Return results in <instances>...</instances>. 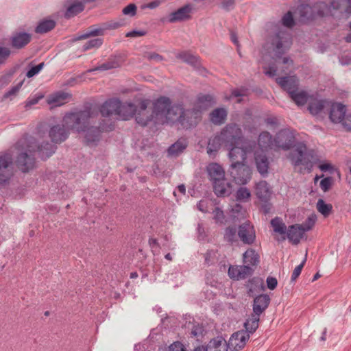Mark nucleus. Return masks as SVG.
<instances>
[{
    "mask_svg": "<svg viewBox=\"0 0 351 351\" xmlns=\"http://www.w3.org/2000/svg\"><path fill=\"white\" fill-rule=\"evenodd\" d=\"M155 123H179L184 128H189L197 124L199 112L195 110H184L180 104L171 105L169 98L160 97L154 103Z\"/></svg>",
    "mask_w": 351,
    "mask_h": 351,
    "instance_id": "nucleus-1",
    "label": "nucleus"
},
{
    "mask_svg": "<svg viewBox=\"0 0 351 351\" xmlns=\"http://www.w3.org/2000/svg\"><path fill=\"white\" fill-rule=\"evenodd\" d=\"M18 147L21 154L17 158L16 165L23 172H27L34 168V158L32 153L36 152V149L42 158L46 159L51 156L56 149L54 145L49 143L37 145L32 137L21 140L18 143Z\"/></svg>",
    "mask_w": 351,
    "mask_h": 351,
    "instance_id": "nucleus-2",
    "label": "nucleus"
},
{
    "mask_svg": "<svg viewBox=\"0 0 351 351\" xmlns=\"http://www.w3.org/2000/svg\"><path fill=\"white\" fill-rule=\"evenodd\" d=\"M93 117L90 110H85L74 113L66 114L63 118L64 128L69 129H76L77 131H83L86 143L89 146L95 145L100 138V130L98 128L91 127L84 130L82 126L88 122V120Z\"/></svg>",
    "mask_w": 351,
    "mask_h": 351,
    "instance_id": "nucleus-3",
    "label": "nucleus"
},
{
    "mask_svg": "<svg viewBox=\"0 0 351 351\" xmlns=\"http://www.w3.org/2000/svg\"><path fill=\"white\" fill-rule=\"evenodd\" d=\"M291 163L294 167H300L299 171L306 170L310 172L313 167V156L307 151L306 145L298 143L288 155Z\"/></svg>",
    "mask_w": 351,
    "mask_h": 351,
    "instance_id": "nucleus-4",
    "label": "nucleus"
},
{
    "mask_svg": "<svg viewBox=\"0 0 351 351\" xmlns=\"http://www.w3.org/2000/svg\"><path fill=\"white\" fill-rule=\"evenodd\" d=\"M223 145L226 147H230L233 145H239L243 142V136L241 128L236 123L226 125L219 132Z\"/></svg>",
    "mask_w": 351,
    "mask_h": 351,
    "instance_id": "nucleus-5",
    "label": "nucleus"
},
{
    "mask_svg": "<svg viewBox=\"0 0 351 351\" xmlns=\"http://www.w3.org/2000/svg\"><path fill=\"white\" fill-rule=\"evenodd\" d=\"M228 173L232 180L237 184L245 185L252 178V169L246 162L231 163Z\"/></svg>",
    "mask_w": 351,
    "mask_h": 351,
    "instance_id": "nucleus-6",
    "label": "nucleus"
},
{
    "mask_svg": "<svg viewBox=\"0 0 351 351\" xmlns=\"http://www.w3.org/2000/svg\"><path fill=\"white\" fill-rule=\"evenodd\" d=\"M241 146L233 145L227 147L229 149L228 158L231 163L246 162L247 156L254 152L255 144L252 142L244 141Z\"/></svg>",
    "mask_w": 351,
    "mask_h": 351,
    "instance_id": "nucleus-7",
    "label": "nucleus"
},
{
    "mask_svg": "<svg viewBox=\"0 0 351 351\" xmlns=\"http://www.w3.org/2000/svg\"><path fill=\"white\" fill-rule=\"evenodd\" d=\"M290 34L285 31H280L273 37L271 45L277 57L284 53L291 45Z\"/></svg>",
    "mask_w": 351,
    "mask_h": 351,
    "instance_id": "nucleus-8",
    "label": "nucleus"
},
{
    "mask_svg": "<svg viewBox=\"0 0 351 351\" xmlns=\"http://www.w3.org/2000/svg\"><path fill=\"white\" fill-rule=\"evenodd\" d=\"M149 104V101L148 100H142L138 105H136V110H135L134 117L137 123L143 126L147 125L150 121L155 123L154 109L150 114L147 110Z\"/></svg>",
    "mask_w": 351,
    "mask_h": 351,
    "instance_id": "nucleus-9",
    "label": "nucleus"
},
{
    "mask_svg": "<svg viewBox=\"0 0 351 351\" xmlns=\"http://www.w3.org/2000/svg\"><path fill=\"white\" fill-rule=\"evenodd\" d=\"M12 156L5 153L0 156V183L7 182L13 175Z\"/></svg>",
    "mask_w": 351,
    "mask_h": 351,
    "instance_id": "nucleus-10",
    "label": "nucleus"
},
{
    "mask_svg": "<svg viewBox=\"0 0 351 351\" xmlns=\"http://www.w3.org/2000/svg\"><path fill=\"white\" fill-rule=\"evenodd\" d=\"M274 143L277 147L287 150L295 143L294 134L289 129L282 130L276 134Z\"/></svg>",
    "mask_w": 351,
    "mask_h": 351,
    "instance_id": "nucleus-11",
    "label": "nucleus"
},
{
    "mask_svg": "<svg viewBox=\"0 0 351 351\" xmlns=\"http://www.w3.org/2000/svg\"><path fill=\"white\" fill-rule=\"evenodd\" d=\"M249 338L250 335L245 330L237 331L231 335L227 343L228 348L235 351L239 350L245 346Z\"/></svg>",
    "mask_w": 351,
    "mask_h": 351,
    "instance_id": "nucleus-12",
    "label": "nucleus"
},
{
    "mask_svg": "<svg viewBox=\"0 0 351 351\" xmlns=\"http://www.w3.org/2000/svg\"><path fill=\"white\" fill-rule=\"evenodd\" d=\"M238 237L240 240L247 245H251L256 240V233L254 226L249 223H244L239 226Z\"/></svg>",
    "mask_w": 351,
    "mask_h": 351,
    "instance_id": "nucleus-13",
    "label": "nucleus"
},
{
    "mask_svg": "<svg viewBox=\"0 0 351 351\" xmlns=\"http://www.w3.org/2000/svg\"><path fill=\"white\" fill-rule=\"evenodd\" d=\"M254 272V269L247 265H233L228 269V276L230 278L234 280L245 279L251 276Z\"/></svg>",
    "mask_w": 351,
    "mask_h": 351,
    "instance_id": "nucleus-14",
    "label": "nucleus"
},
{
    "mask_svg": "<svg viewBox=\"0 0 351 351\" xmlns=\"http://www.w3.org/2000/svg\"><path fill=\"white\" fill-rule=\"evenodd\" d=\"M206 171L212 182H220L225 178V171L221 165L217 162H211L206 167Z\"/></svg>",
    "mask_w": 351,
    "mask_h": 351,
    "instance_id": "nucleus-15",
    "label": "nucleus"
},
{
    "mask_svg": "<svg viewBox=\"0 0 351 351\" xmlns=\"http://www.w3.org/2000/svg\"><path fill=\"white\" fill-rule=\"evenodd\" d=\"M49 136L55 143L64 141L68 137V131L64 125H56L51 128Z\"/></svg>",
    "mask_w": 351,
    "mask_h": 351,
    "instance_id": "nucleus-16",
    "label": "nucleus"
},
{
    "mask_svg": "<svg viewBox=\"0 0 351 351\" xmlns=\"http://www.w3.org/2000/svg\"><path fill=\"white\" fill-rule=\"evenodd\" d=\"M254 161L258 172L263 176L265 177L268 173L269 162L267 156L258 152H254Z\"/></svg>",
    "mask_w": 351,
    "mask_h": 351,
    "instance_id": "nucleus-17",
    "label": "nucleus"
},
{
    "mask_svg": "<svg viewBox=\"0 0 351 351\" xmlns=\"http://www.w3.org/2000/svg\"><path fill=\"white\" fill-rule=\"evenodd\" d=\"M136 105L132 103H121L119 101V106L117 112V118L122 120H128L134 117Z\"/></svg>",
    "mask_w": 351,
    "mask_h": 351,
    "instance_id": "nucleus-18",
    "label": "nucleus"
},
{
    "mask_svg": "<svg viewBox=\"0 0 351 351\" xmlns=\"http://www.w3.org/2000/svg\"><path fill=\"white\" fill-rule=\"evenodd\" d=\"M119 106V100L117 99H111L102 104L100 108V112L103 117L114 115L117 117Z\"/></svg>",
    "mask_w": 351,
    "mask_h": 351,
    "instance_id": "nucleus-19",
    "label": "nucleus"
},
{
    "mask_svg": "<svg viewBox=\"0 0 351 351\" xmlns=\"http://www.w3.org/2000/svg\"><path fill=\"white\" fill-rule=\"evenodd\" d=\"M346 112V106L339 103L333 104L330 111V119L334 123H341Z\"/></svg>",
    "mask_w": 351,
    "mask_h": 351,
    "instance_id": "nucleus-20",
    "label": "nucleus"
},
{
    "mask_svg": "<svg viewBox=\"0 0 351 351\" xmlns=\"http://www.w3.org/2000/svg\"><path fill=\"white\" fill-rule=\"evenodd\" d=\"M255 193L261 201L266 202L271 197V190L266 181L261 180L256 184Z\"/></svg>",
    "mask_w": 351,
    "mask_h": 351,
    "instance_id": "nucleus-21",
    "label": "nucleus"
},
{
    "mask_svg": "<svg viewBox=\"0 0 351 351\" xmlns=\"http://www.w3.org/2000/svg\"><path fill=\"white\" fill-rule=\"evenodd\" d=\"M222 145H223V140L219 133L210 138L206 149L208 156L215 158Z\"/></svg>",
    "mask_w": 351,
    "mask_h": 351,
    "instance_id": "nucleus-22",
    "label": "nucleus"
},
{
    "mask_svg": "<svg viewBox=\"0 0 351 351\" xmlns=\"http://www.w3.org/2000/svg\"><path fill=\"white\" fill-rule=\"evenodd\" d=\"M270 298L267 294H261L256 297L253 304V313L261 315L268 307Z\"/></svg>",
    "mask_w": 351,
    "mask_h": 351,
    "instance_id": "nucleus-23",
    "label": "nucleus"
},
{
    "mask_svg": "<svg viewBox=\"0 0 351 351\" xmlns=\"http://www.w3.org/2000/svg\"><path fill=\"white\" fill-rule=\"evenodd\" d=\"M191 7L189 5H186L180 8L170 14L169 21L175 23L189 19L191 18Z\"/></svg>",
    "mask_w": 351,
    "mask_h": 351,
    "instance_id": "nucleus-24",
    "label": "nucleus"
},
{
    "mask_svg": "<svg viewBox=\"0 0 351 351\" xmlns=\"http://www.w3.org/2000/svg\"><path fill=\"white\" fill-rule=\"evenodd\" d=\"M260 261V256L258 252L252 248L248 249L243 254V263L244 265L250 266L255 269Z\"/></svg>",
    "mask_w": 351,
    "mask_h": 351,
    "instance_id": "nucleus-25",
    "label": "nucleus"
},
{
    "mask_svg": "<svg viewBox=\"0 0 351 351\" xmlns=\"http://www.w3.org/2000/svg\"><path fill=\"white\" fill-rule=\"evenodd\" d=\"M215 104V100L212 95H204L198 97L195 107L193 109L199 112V119L203 110H206Z\"/></svg>",
    "mask_w": 351,
    "mask_h": 351,
    "instance_id": "nucleus-26",
    "label": "nucleus"
},
{
    "mask_svg": "<svg viewBox=\"0 0 351 351\" xmlns=\"http://www.w3.org/2000/svg\"><path fill=\"white\" fill-rule=\"evenodd\" d=\"M277 83L290 95V90L295 91L298 86V80L295 76H287L276 78Z\"/></svg>",
    "mask_w": 351,
    "mask_h": 351,
    "instance_id": "nucleus-27",
    "label": "nucleus"
},
{
    "mask_svg": "<svg viewBox=\"0 0 351 351\" xmlns=\"http://www.w3.org/2000/svg\"><path fill=\"white\" fill-rule=\"evenodd\" d=\"M304 230L299 224L290 226L287 232L288 239L293 244L297 245L303 237Z\"/></svg>",
    "mask_w": 351,
    "mask_h": 351,
    "instance_id": "nucleus-28",
    "label": "nucleus"
},
{
    "mask_svg": "<svg viewBox=\"0 0 351 351\" xmlns=\"http://www.w3.org/2000/svg\"><path fill=\"white\" fill-rule=\"evenodd\" d=\"M213 185L214 192L217 196H228L232 192V186L225 178L220 182H213Z\"/></svg>",
    "mask_w": 351,
    "mask_h": 351,
    "instance_id": "nucleus-29",
    "label": "nucleus"
},
{
    "mask_svg": "<svg viewBox=\"0 0 351 351\" xmlns=\"http://www.w3.org/2000/svg\"><path fill=\"white\" fill-rule=\"evenodd\" d=\"M31 40V35L25 32L16 33L12 37V45L14 47L21 49L27 45Z\"/></svg>",
    "mask_w": 351,
    "mask_h": 351,
    "instance_id": "nucleus-30",
    "label": "nucleus"
},
{
    "mask_svg": "<svg viewBox=\"0 0 351 351\" xmlns=\"http://www.w3.org/2000/svg\"><path fill=\"white\" fill-rule=\"evenodd\" d=\"M70 95L64 93H58L50 95L47 99V103L52 108L62 106L68 102Z\"/></svg>",
    "mask_w": 351,
    "mask_h": 351,
    "instance_id": "nucleus-31",
    "label": "nucleus"
},
{
    "mask_svg": "<svg viewBox=\"0 0 351 351\" xmlns=\"http://www.w3.org/2000/svg\"><path fill=\"white\" fill-rule=\"evenodd\" d=\"M227 117V111L223 108H216L210 114V119L215 125H221Z\"/></svg>",
    "mask_w": 351,
    "mask_h": 351,
    "instance_id": "nucleus-32",
    "label": "nucleus"
},
{
    "mask_svg": "<svg viewBox=\"0 0 351 351\" xmlns=\"http://www.w3.org/2000/svg\"><path fill=\"white\" fill-rule=\"evenodd\" d=\"M290 97L298 106H304L309 99L308 94L304 90H290Z\"/></svg>",
    "mask_w": 351,
    "mask_h": 351,
    "instance_id": "nucleus-33",
    "label": "nucleus"
},
{
    "mask_svg": "<svg viewBox=\"0 0 351 351\" xmlns=\"http://www.w3.org/2000/svg\"><path fill=\"white\" fill-rule=\"evenodd\" d=\"M208 351H227L226 341L221 337L211 340L207 346Z\"/></svg>",
    "mask_w": 351,
    "mask_h": 351,
    "instance_id": "nucleus-34",
    "label": "nucleus"
},
{
    "mask_svg": "<svg viewBox=\"0 0 351 351\" xmlns=\"http://www.w3.org/2000/svg\"><path fill=\"white\" fill-rule=\"evenodd\" d=\"M259 320L260 315L252 313L251 317L244 323L245 331L249 335L255 332L258 327Z\"/></svg>",
    "mask_w": 351,
    "mask_h": 351,
    "instance_id": "nucleus-35",
    "label": "nucleus"
},
{
    "mask_svg": "<svg viewBox=\"0 0 351 351\" xmlns=\"http://www.w3.org/2000/svg\"><path fill=\"white\" fill-rule=\"evenodd\" d=\"M176 58L180 59L184 62L192 65L195 68H198L200 65L199 59L188 52H182L176 55Z\"/></svg>",
    "mask_w": 351,
    "mask_h": 351,
    "instance_id": "nucleus-36",
    "label": "nucleus"
},
{
    "mask_svg": "<svg viewBox=\"0 0 351 351\" xmlns=\"http://www.w3.org/2000/svg\"><path fill=\"white\" fill-rule=\"evenodd\" d=\"M56 26V22L51 19H45L40 21L35 29V32L38 34H45L51 29Z\"/></svg>",
    "mask_w": 351,
    "mask_h": 351,
    "instance_id": "nucleus-37",
    "label": "nucleus"
},
{
    "mask_svg": "<svg viewBox=\"0 0 351 351\" xmlns=\"http://www.w3.org/2000/svg\"><path fill=\"white\" fill-rule=\"evenodd\" d=\"M187 147V143L184 140H179L169 147L168 154L171 156H177L182 153Z\"/></svg>",
    "mask_w": 351,
    "mask_h": 351,
    "instance_id": "nucleus-38",
    "label": "nucleus"
},
{
    "mask_svg": "<svg viewBox=\"0 0 351 351\" xmlns=\"http://www.w3.org/2000/svg\"><path fill=\"white\" fill-rule=\"evenodd\" d=\"M205 334V330L204 327L199 324H192L191 328H190L189 337L194 338L197 341H202Z\"/></svg>",
    "mask_w": 351,
    "mask_h": 351,
    "instance_id": "nucleus-39",
    "label": "nucleus"
},
{
    "mask_svg": "<svg viewBox=\"0 0 351 351\" xmlns=\"http://www.w3.org/2000/svg\"><path fill=\"white\" fill-rule=\"evenodd\" d=\"M324 104L325 102L322 100L313 99L309 102L308 110L313 115L317 114L324 109Z\"/></svg>",
    "mask_w": 351,
    "mask_h": 351,
    "instance_id": "nucleus-40",
    "label": "nucleus"
},
{
    "mask_svg": "<svg viewBox=\"0 0 351 351\" xmlns=\"http://www.w3.org/2000/svg\"><path fill=\"white\" fill-rule=\"evenodd\" d=\"M271 225L276 233L285 235L287 230V226L283 221L279 217H275L271 219Z\"/></svg>",
    "mask_w": 351,
    "mask_h": 351,
    "instance_id": "nucleus-41",
    "label": "nucleus"
},
{
    "mask_svg": "<svg viewBox=\"0 0 351 351\" xmlns=\"http://www.w3.org/2000/svg\"><path fill=\"white\" fill-rule=\"evenodd\" d=\"M258 145L261 149H267L273 145L271 136L267 132H262L258 137Z\"/></svg>",
    "mask_w": 351,
    "mask_h": 351,
    "instance_id": "nucleus-42",
    "label": "nucleus"
},
{
    "mask_svg": "<svg viewBox=\"0 0 351 351\" xmlns=\"http://www.w3.org/2000/svg\"><path fill=\"white\" fill-rule=\"evenodd\" d=\"M106 31L104 25L103 24L101 27H95L90 29L88 32H87L86 34H84L77 38H76L75 40H81V39H86L90 36H102L104 34V32Z\"/></svg>",
    "mask_w": 351,
    "mask_h": 351,
    "instance_id": "nucleus-43",
    "label": "nucleus"
},
{
    "mask_svg": "<svg viewBox=\"0 0 351 351\" xmlns=\"http://www.w3.org/2000/svg\"><path fill=\"white\" fill-rule=\"evenodd\" d=\"M238 231L234 227H228L225 230L224 239L230 243L237 241Z\"/></svg>",
    "mask_w": 351,
    "mask_h": 351,
    "instance_id": "nucleus-44",
    "label": "nucleus"
},
{
    "mask_svg": "<svg viewBox=\"0 0 351 351\" xmlns=\"http://www.w3.org/2000/svg\"><path fill=\"white\" fill-rule=\"evenodd\" d=\"M251 197V193L246 187H240L236 192L237 201L246 202Z\"/></svg>",
    "mask_w": 351,
    "mask_h": 351,
    "instance_id": "nucleus-45",
    "label": "nucleus"
},
{
    "mask_svg": "<svg viewBox=\"0 0 351 351\" xmlns=\"http://www.w3.org/2000/svg\"><path fill=\"white\" fill-rule=\"evenodd\" d=\"M332 206L330 204H326L325 202L320 199L317 202V209L322 213L324 217H327L330 215L332 210Z\"/></svg>",
    "mask_w": 351,
    "mask_h": 351,
    "instance_id": "nucleus-46",
    "label": "nucleus"
},
{
    "mask_svg": "<svg viewBox=\"0 0 351 351\" xmlns=\"http://www.w3.org/2000/svg\"><path fill=\"white\" fill-rule=\"evenodd\" d=\"M83 10L84 5L82 3L78 2L73 3L68 8L65 13V16L67 18L72 17L78 14L79 12H82Z\"/></svg>",
    "mask_w": 351,
    "mask_h": 351,
    "instance_id": "nucleus-47",
    "label": "nucleus"
},
{
    "mask_svg": "<svg viewBox=\"0 0 351 351\" xmlns=\"http://www.w3.org/2000/svg\"><path fill=\"white\" fill-rule=\"evenodd\" d=\"M343 3H346L347 5V8L345 10V12L347 14H350L351 13V0H332L330 3V7L335 10H337V9L340 8L341 5Z\"/></svg>",
    "mask_w": 351,
    "mask_h": 351,
    "instance_id": "nucleus-48",
    "label": "nucleus"
},
{
    "mask_svg": "<svg viewBox=\"0 0 351 351\" xmlns=\"http://www.w3.org/2000/svg\"><path fill=\"white\" fill-rule=\"evenodd\" d=\"M103 43V40L101 38H93L87 41L82 47L83 51H87L88 49L93 48H98Z\"/></svg>",
    "mask_w": 351,
    "mask_h": 351,
    "instance_id": "nucleus-49",
    "label": "nucleus"
},
{
    "mask_svg": "<svg viewBox=\"0 0 351 351\" xmlns=\"http://www.w3.org/2000/svg\"><path fill=\"white\" fill-rule=\"evenodd\" d=\"M119 66V63L117 62H109L107 63L102 64L101 65L95 67L93 69H90L88 72H93L95 71H106L109 70L113 68H117Z\"/></svg>",
    "mask_w": 351,
    "mask_h": 351,
    "instance_id": "nucleus-50",
    "label": "nucleus"
},
{
    "mask_svg": "<svg viewBox=\"0 0 351 351\" xmlns=\"http://www.w3.org/2000/svg\"><path fill=\"white\" fill-rule=\"evenodd\" d=\"M317 217L315 215L309 216L303 224H300L304 232L308 231L314 226Z\"/></svg>",
    "mask_w": 351,
    "mask_h": 351,
    "instance_id": "nucleus-51",
    "label": "nucleus"
},
{
    "mask_svg": "<svg viewBox=\"0 0 351 351\" xmlns=\"http://www.w3.org/2000/svg\"><path fill=\"white\" fill-rule=\"evenodd\" d=\"M213 218L217 223H223L225 221L223 212L218 207H216L213 212Z\"/></svg>",
    "mask_w": 351,
    "mask_h": 351,
    "instance_id": "nucleus-52",
    "label": "nucleus"
},
{
    "mask_svg": "<svg viewBox=\"0 0 351 351\" xmlns=\"http://www.w3.org/2000/svg\"><path fill=\"white\" fill-rule=\"evenodd\" d=\"M299 12L302 18L309 19L312 16V8L308 5H300L299 7Z\"/></svg>",
    "mask_w": 351,
    "mask_h": 351,
    "instance_id": "nucleus-53",
    "label": "nucleus"
},
{
    "mask_svg": "<svg viewBox=\"0 0 351 351\" xmlns=\"http://www.w3.org/2000/svg\"><path fill=\"white\" fill-rule=\"evenodd\" d=\"M44 67V62H41L36 66H32L26 73V76L29 78L34 77L38 74Z\"/></svg>",
    "mask_w": 351,
    "mask_h": 351,
    "instance_id": "nucleus-54",
    "label": "nucleus"
},
{
    "mask_svg": "<svg viewBox=\"0 0 351 351\" xmlns=\"http://www.w3.org/2000/svg\"><path fill=\"white\" fill-rule=\"evenodd\" d=\"M235 0H221L220 7L225 11H230L234 8Z\"/></svg>",
    "mask_w": 351,
    "mask_h": 351,
    "instance_id": "nucleus-55",
    "label": "nucleus"
},
{
    "mask_svg": "<svg viewBox=\"0 0 351 351\" xmlns=\"http://www.w3.org/2000/svg\"><path fill=\"white\" fill-rule=\"evenodd\" d=\"M282 25L287 27H291L294 24V21L291 12H288L282 19Z\"/></svg>",
    "mask_w": 351,
    "mask_h": 351,
    "instance_id": "nucleus-56",
    "label": "nucleus"
},
{
    "mask_svg": "<svg viewBox=\"0 0 351 351\" xmlns=\"http://www.w3.org/2000/svg\"><path fill=\"white\" fill-rule=\"evenodd\" d=\"M332 184V179L330 177H327L322 179L320 182V188L324 192L328 191Z\"/></svg>",
    "mask_w": 351,
    "mask_h": 351,
    "instance_id": "nucleus-57",
    "label": "nucleus"
},
{
    "mask_svg": "<svg viewBox=\"0 0 351 351\" xmlns=\"http://www.w3.org/2000/svg\"><path fill=\"white\" fill-rule=\"evenodd\" d=\"M306 260V258L305 257L302 262L294 269L291 275V280H295L296 278L300 275L302 269L305 264Z\"/></svg>",
    "mask_w": 351,
    "mask_h": 351,
    "instance_id": "nucleus-58",
    "label": "nucleus"
},
{
    "mask_svg": "<svg viewBox=\"0 0 351 351\" xmlns=\"http://www.w3.org/2000/svg\"><path fill=\"white\" fill-rule=\"evenodd\" d=\"M264 73L269 77H274L277 73V69L275 65L263 66Z\"/></svg>",
    "mask_w": 351,
    "mask_h": 351,
    "instance_id": "nucleus-59",
    "label": "nucleus"
},
{
    "mask_svg": "<svg viewBox=\"0 0 351 351\" xmlns=\"http://www.w3.org/2000/svg\"><path fill=\"white\" fill-rule=\"evenodd\" d=\"M136 10V6L133 3H130L123 8V13L125 15L134 16Z\"/></svg>",
    "mask_w": 351,
    "mask_h": 351,
    "instance_id": "nucleus-60",
    "label": "nucleus"
},
{
    "mask_svg": "<svg viewBox=\"0 0 351 351\" xmlns=\"http://www.w3.org/2000/svg\"><path fill=\"white\" fill-rule=\"evenodd\" d=\"M10 50L7 47H0V64H2L10 56Z\"/></svg>",
    "mask_w": 351,
    "mask_h": 351,
    "instance_id": "nucleus-61",
    "label": "nucleus"
},
{
    "mask_svg": "<svg viewBox=\"0 0 351 351\" xmlns=\"http://www.w3.org/2000/svg\"><path fill=\"white\" fill-rule=\"evenodd\" d=\"M246 95L245 90L243 89H234L232 90V94L230 97L228 98V99L232 98V97H238L237 102L241 101V97L245 96Z\"/></svg>",
    "mask_w": 351,
    "mask_h": 351,
    "instance_id": "nucleus-62",
    "label": "nucleus"
},
{
    "mask_svg": "<svg viewBox=\"0 0 351 351\" xmlns=\"http://www.w3.org/2000/svg\"><path fill=\"white\" fill-rule=\"evenodd\" d=\"M341 123L346 130H351V114H348V115L345 114V117H344L342 122H341Z\"/></svg>",
    "mask_w": 351,
    "mask_h": 351,
    "instance_id": "nucleus-63",
    "label": "nucleus"
},
{
    "mask_svg": "<svg viewBox=\"0 0 351 351\" xmlns=\"http://www.w3.org/2000/svg\"><path fill=\"white\" fill-rule=\"evenodd\" d=\"M169 351H187L184 345L180 342H175L169 346Z\"/></svg>",
    "mask_w": 351,
    "mask_h": 351,
    "instance_id": "nucleus-64",
    "label": "nucleus"
}]
</instances>
